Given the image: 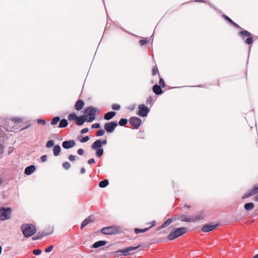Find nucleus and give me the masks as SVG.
Wrapping results in <instances>:
<instances>
[{"label": "nucleus", "instance_id": "nucleus-49", "mask_svg": "<svg viewBox=\"0 0 258 258\" xmlns=\"http://www.w3.org/2000/svg\"><path fill=\"white\" fill-rule=\"evenodd\" d=\"M53 249V245H50V246H48V247H47L45 249V251L46 252H49L51 251Z\"/></svg>", "mask_w": 258, "mask_h": 258}, {"label": "nucleus", "instance_id": "nucleus-14", "mask_svg": "<svg viewBox=\"0 0 258 258\" xmlns=\"http://www.w3.org/2000/svg\"><path fill=\"white\" fill-rule=\"evenodd\" d=\"M94 221L93 217L92 216H90L88 217L87 218L84 219L83 221L82 222L81 225V228L83 229L84 227L87 226L89 223H92Z\"/></svg>", "mask_w": 258, "mask_h": 258}, {"label": "nucleus", "instance_id": "nucleus-3", "mask_svg": "<svg viewBox=\"0 0 258 258\" xmlns=\"http://www.w3.org/2000/svg\"><path fill=\"white\" fill-rule=\"evenodd\" d=\"M187 231L186 227H180L176 228L173 231L171 232L168 236L167 238L169 240H173L178 237L183 235Z\"/></svg>", "mask_w": 258, "mask_h": 258}, {"label": "nucleus", "instance_id": "nucleus-11", "mask_svg": "<svg viewBox=\"0 0 258 258\" xmlns=\"http://www.w3.org/2000/svg\"><path fill=\"white\" fill-rule=\"evenodd\" d=\"M218 224L213 225L211 224H207L204 225L202 228V231L204 232H208L211 231L216 228L218 226Z\"/></svg>", "mask_w": 258, "mask_h": 258}, {"label": "nucleus", "instance_id": "nucleus-17", "mask_svg": "<svg viewBox=\"0 0 258 258\" xmlns=\"http://www.w3.org/2000/svg\"><path fill=\"white\" fill-rule=\"evenodd\" d=\"M35 170V167L34 165H31L28 167H27L25 169L24 173L25 174L27 175H31L32 173L34 172Z\"/></svg>", "mask_w": 258, "mask_h": 258}, {"label": "nucleus", "instance_id": "nucleus-43", "mask_svg": "<svg viewBox=\"0 0 258 258\" xmlns=\"http://www.w3.org/2000/svg\"><path fill=\"white\" fill-rule=\"evenodd\" d=\"M153 101V98L152 96H149L146 101V104L147 105L151 104Z\"/></svg>", "mask_w": 258, "mask_h": 258}, {"label": "nucleus", "instance_id": "nucleus-21", "mask_svg": "<svg viewBox=\"0 0 258 258\" xmlns=\"http://www.w3.org/2000/svg\"><path fill=\"white\" fill-rule=\"evenodd\" d=\"M48 235V233H46V232H43L42 233L40 232H38L36 235H35L34 236H33L32 237V240H38V239H41L43 237H44V236H46Z\"/></svg>", "mask_w": 258, "mask_h": 258}, {"label": "nucleus", "instance_id": "nucleus-27", "mask_svg": "<svg viewBox=\"0 0 258 258\" xmlns=\"http://www.w3.org/2000/svg\"><path fill=\"white\" fill-rule=\"evenodd\" d=\"M254 194H255V191H254V190L252 188L251 190H250L248 192L245 193L242 196V199H246V198H248V197H249L250 196H252L254 195Z\"/></svg>", "mask_w": 258, "mask_h": 258}, {"label": "nucleus", "instance_id": "nucleus-10", "mask_svg": "<svg viewBox=\"0 0 258 258\" xmlns=\"http://www.w3.org/2000/svg\"><path fill=\"white\" fill-rule=\"evenodd\" d=\"M139 246L140 245L137 246H130L125 249L118 250L116 252L120 255L127 256L130 254V251L137 249Z\"/></svg>", "mask_w": 258, "mask_h": 258}, {"label": "nucleus", "instance_id": "nucleus-34", "mask_svg": "<svg viewBox=\"0 0 258 258\" xmlns=\"http://www.w3.org/2000/svg\"><path fill=\"white\" fill-rule=\"evenodd\" d=\"M204 216L203 214L197 216L194 218H192V220H193V221L192 222H195L198 221L199 220H202L204 219Z\"/></svg>", "mask_w": 258, "mask_h": 258}, {"label": "nucleus", "instance_id": "nucleus-6", "mask_svg": "<svg viewBox=\"0 0 258 258\" xmlns=\"http://www.w3.org/2000/svg\"><path fill=\"white\" fill-rule=\"evenodd\" d=\"M238 35L241 37L242 39H244L245 37L246 36L248 38L245 40L244 42L247 44H250L253 42V38L251 36V34L247 30H243L240 31L238 33Z\"/></svg>", "mask_w": 258, "mask_h": 258}, {"label": "nucleus", "instance_id": "nucleus-40", "mask_svg": "<svg viewBox=\"0 0 258 258\" xmlns=\"http://www.w3.org/2000/svg\"><path fill=\"white\" fill-rule=\"evenodd\" d=\"M111 108L113 110H118L120 108V106L117 104H113L111 106Z\"/></svg>", "mask_w": 258, "mask_h": 258}, {"label": "nucleus", "instance_id": "nucleus-37", "mask_svg": "<svg viewBox=\"0 0 258 258\" xmlns=\"http://www.w3.org/2000/svg\"><path fill=\"white\" fill-rule=\"evenodd\" d=\"M71 167V164L69 162H64L62 163V167L66 170L69 169Z\"/></svg>", "mask_w": 258, "mask_h": 258}, {"label": "nucleus", "instance_id": "nucleus-30", "mask_svg": "<svg viewBox=\"0 0 258 258\" xmlns=\"http://www.w3.org/2000/svg\"><path fill=\"white\" fill-rule=\"evenodd\" d=\"M60 121V117L59 116H55L53 117L51 121L50 124L55 126L57 124L58 122Z\"/></svg>", "mask_w": 258, "mask_h": 258}, {"label": "nucleus", "instance_id": "nucleus-2", "mask_svg": "<svg viewBox=\"0 0 258 258\" xmlns=\"http://www.w3.org/2000/svg\"><path fill=\"white\" fill-rule=\"evenodd\" d=\"M97 111V109L93 106L88 107L85 109L84 116L87 119V122H92L95 119L96 112Z\"/></svg>", "mask_w": 258, "mask_h": 258}, {"label": "nucleus", "instance_id": "nucleus-54", "mask_svg": "<svg viewBox=\"0 0 258 258\" xmlns=\"http://www.w3.org/2000/svg\"><path fill=\"white\" fill-rule=\"evenodd\" d=\"M41 160L42 162H44L47 160V155H42L41 158Z\"/></svg>", "mask_w": 258, "mask_h": 258}, {"label": "nucleus", "instance_id": "nucleus-5", "mask_svg": "<svg viewBox=\"0 0 258 258\" xmlns=\"http://www.w3.org/2000/svg\"><path fill=\"white\" fill-rule=\"evenodd\" d=\"M12 210L11 208L3 207L0 209V220L4 221L11 218Z\"/></svg>", "mask_w": 258, "mask_h": 258}, {"label": "nucleus", "instance_id": "nucleus-59", "mask_svg": "<svg viewBox=\"0 0 258 258\" xmlns=\"http://www.w3.org/2000/svg\"><path fill=\"white\" fill-rule=\"evenodd\" d=\"M166 227L165 226V225H164V224L163 223L160 226H159L158 229H157V230H161V229H163L164 228Z\"/></svg>", "mask_w": 258, "mask_h": 258}, {"label": "nucleus", "instance_id": "nucleus-53", "mask_svg": "<svg viewBox=\"0 0 258 258\" xmlns=\"http://www.w3.org/2000/svg\"><path fill=\"white\" fill-rule=\"evenodd\" d=\"M84 150L83 149H81V148L78 149V151H77V153L79 155H83L84 154Z\"/></svg>", "mask_w": 258, "mask_h": 258}, {"label": "nucleus", "instance_id": "nucleus-62", "mask_svg": "<svg viewBox=\"0 0 258 258\" xmlns=\"http://www.w3.org/2000/svg\"><path fill=\"white\" fill-rule=\"evenodd\" d=\"M184 207L185 208H189L190 207V206H189V205H188L187 204H185L184 205Z\"/></svg>", "mask_w": 258, "mask_h": 258}, {"label": "nucleus", "instance_id": "nucleus-12", "mask_svg": "<svg viewBox=\"0 0 258 258\" xmlns=\"http://www.w3.org/2000/svg\"><path fill=\"white\" fill-rule=\"evenodd\" d=\"M107 144V140L104 139L102 141L100 140H97L95 141L91 146L92 149H97L99 147H102L103 145H105Z\"/></svg>", "mask_w": 258, "mask_h": 258}, {"label": "nucleus", "instance_id": "nucleus-56", "mask_svg": "<svg viewBox=\"0 0 258 258\" xmlns=\"http://www.w3.org/2000/svg\"><path fill=\"white\" fill-rule=\"evenodd\" d=\"M95 159L94 158H91V159H90L88 161H87V163L88 164H91L92 163H95Z\"/></svg>", "mask_w": 258, "mask_h": 258}, {"label": "nucleus", "instance_id": "nucleus-29", "mask_svg": "<svg viewBox=\"0 0 258 258\" xmlns=\"http://www.w3.org/2000/svg\"><path fill=\"white\" fill-rule=\"evenodd\" d=\"M254 205L253 203H248L244 205V208L247 211H250L253 209Z\"/></svg>", "mask_w": 258, "mask_h": 258}, {"label": "nucleus", "instance_id": "nucleus-38", "mask_svg": "<svg viewBox=\"0 0 258 258\" xmlns=\"http://www.w3.org/2000/svg\"><path fill=\"white\" fill-rule=\"evenodd\" d=\"M54 142L53 140L48 141L46 144V147L48 148L52 147L54 145Z\"/></svg>", "mask_w": 258, "mask_h": 258}, {"label": "nucleus", "instance_id": "nucleus-51", "mask_svg": "<svg viewBox=\"0 0 258 258\" xmlns=\"http://www.w3.org/2000/svg\"><path fill=\"white\" fill-rule=\"evenodd\" d=\"M147 43V40H146L145 39H142V40H140L139 41V44L141 46L145 45Z\"/></svg>", "mask_w": 258, "mask_h": 258}, {"label": "nucleus", "instance_id": "nucleus-19", "mask_svg": "<svg viewBox=\"0 0 258 258\" xmlns=\"http://www.w3.org/2000/svg\"><path fill=\"white\" fill-rule=\"evenodd\" d=\"M107 243V241L105 240H99L95 242L93 245L92 247L94 248H97L100 246L105 245Z\"/></svg>", "mask_w": 258, "mask_h": 258}, {"label": "nucleus", "instance_id": "nucleus-35", "mask_svg": "<svg viewBox=\"0 0 258 258\" xmlns=\"http://www.w3.org/2000/svg\"><path fill=\"white\" fill-rule=\"evenodd\" d=\"M0 135H1V137H0V154L2 155L3 153H4V142L2 141V132H1V134H0Z\"/></svg>", "mask_w": 258, "mask_h": 258}, {"label": "nucleus", "instance_id": "nucleus-13", "mask_svg": "<svg viewBox=\"0 0 258 258\" xmlns=\"http://www.w3.org/2000/svg\"><path fill=\"white\" fill-rule=\"evenodd\" d=\"M75 144L74 140L64 141L62 143V146L64 149H69L74 147Z\"/></svg>", "mask_w": 258, "mask_h": 258}, {"label": "nucleus", "instance_id": "nucleus-22", "mask_svg": "<svg viewBox=\"0 0 258 258\" xmlns=\"http://www.w3.org/2000/svg\"><path fill=\"white\" fill-rule=\"evenodd\" d=\"M116 115V113L114 111H110L105 113L104 115V118L105 120H109L112 118Z\"/></svg>", "mask_w": 258, "mask_h": 258}, {"label": "nucleus", "instance_id": "nucleus-60", "mask_svg": "<svg viewBox=\"0 0 258 258\" xmlns=\"http://www.w3.org/2000/svg\"><path fill=\"white\" fill-rule=\"evenodd\" d=\"M13 148H11L10 149H9V150L8 151V154H10L12 153V152H13Z\"/></svg>", "mask_w": 258, "mask_h": 258}, {"label": "nucleus", "instance_id": "nucleus-33", "mask_svg": "<svg viewBox=\"0 0 258 258\" xmlns=\"http://www.w3.org/2000/svg\"><path fill=\"white\" fill-rule=\"evenodd\" d=\"M77 115L75 113H72L70 114L68 116V119L71 121V120H75L77 119Z\"/></svg>", "mask_w": 258, "mask_h": 258}, {"label": "nucleus", "instance_id": "nucleus-57", "mask_svg": "<svg viewBox=\"0 0 258 258\" xmlns=\"http://www.w3.org/2000/svg\"><path fill=\"white\" fill-rule=\"evenodd\" d=\"M253 190L255 191V194L258 193V184L255 185L253 188Z\"/></svg>", "mask_w": 258, "mask_h": 258}, {"label": "nucleus", "instance_id": "nucleus-42", "mask_svg": "<svg viewBox=\"0 0 258 258\" xmlns=\"http://www.w3.org/2000/svg\"><path fill=\"white\" fill-rule=\"evenodd\" d=\"M152 75H153V76L156 75L157 74H159L158 70L156 66L154 67L153 68L152 71Z\"/></svg>", "mask_w": 258, "mask_h": 258}, {"label": "nucleus", "instance_id": "nucleus-58", "mask_svg": "<svg viewBox=\"0 0 258 258\" xmlns=\"http://www.w3.org/2000/svg\"><path fill=\"white\" fill-rule=\"evenodd\" d=\"M85 172H86V170H85V168L84 167L81 168V170H80V173L84 174L85 173Z\"/></svg>", "mask_w": 258, "mask_h": 258}, {"label": "nucleus", "instance_id": "nucleus-20", "mask_svg": "<svg viewBox=\"0 0 258 258\" xmlns=\"http://www.w3.org/2000/svg\"><path fill=\"white\" fill-rule=\"evenodd\" d=\"M223 17L225 19V20H226V21H227L228 22H229L231 25H232V26H233L234 27H236V28H238V29H242L237 24H236V23H235L234 22H233L229 17H228L226 15H223Z\"/></svg>", "mask_w": 258, "mask_h": 258}, {"label": "nucleus", "instance_id": "nucleus-46", "mask_svg": "<svg viewBox=\"0 0 258 258\" xmlns=\"http://www.w3.org/2000/svg\"><path fill=\"white\" fill-rule=\"evenodd\" d=\"M159 83V86L162 87H164L165 86L164 81L163 79H162L161 78H160Z\"/></svg>", "mask_w": 258, "mask_h": 258}, {"label": "nucleus", "instance_id": "nucleus-55", "mask_svg": "<svg viewBox=\"0 0 258 258\" xmlns=\"http://www.w3.org/2000/svg\"><path fill=\"white\" fill-rule=\"evenodd\" d=\"M89 131V129L87 127L84 128L81 131V133L82 134H85Z\"/></svg>", "mask_w": 258, "mask_h": 258}, {"label": "nucleus", "instance_id": "nucleus-16", "mask_svg": "<svg viewBox=\"0 0 258 258\" xmlns=\"http://www.w3.org/2000/svg\"><path fill=\"white\" fill-rule=\"evenodd\" d=\"M153 91L157 95H161L163 93L161 86L157 84H155L153 86Z\"/></svg>", "mask_w": 258, "mask_h": 258}, {"label": "nucleus", "instance_id": "nucleus-28", "mask_svg": "<svg viewBox=\"0 0 258 258\" xmlns=\"http://www.w3.org/2000/svg\"><path fill=\"white\" fill-rule=\"evenodd\" d=\"M180 219L182 222H192L193 221L192 218H188L184 215H181Z\"/></svg>", "mask_w": 258, "mask_h": 258}, {"label": "nucleus", "instance_id": "nucleus-1", "mask_svg": "<svg viewBox=\"0 0 258 258\" xmlns=\"http://www.w3.org/2000/svg\"><path fill=\"white\" fill-rule=\"evenodd\" d=\"M21 229L25 237H29L36 232L35 226L32 224H24L21 226Z\"/></svg>", "mask_w": 258, "mask_h": 258}, {"label": "nucleus", "instance_id": "nucleus-9", "mask_svg": "<svg viewBox=\"0 0 258 258\" xmlns=\"http://www.w3.org/2000/svg\"><path fill=\"white\" fill-rule=\"evenodd\" d=\"M139 111L138 115L141 117L147 116L150 111V109L144 104L139 105L138 106Z\"/></svg>", "mask_w": 258, "mask_h": 258}, {"label": "nucleus", "instance_id": "nucleus-61", "mask_svg": "<svg viewBox=\"0 0 258 258\" xmlns=\"http://www.w3.org/2000/svg\"><path fill=\"white\" fill-rule=\"evenodd\" d=\"M152 225L150 227V228L154 226L155 225L156 222L155 221H153L151 222Z\"/></svg>", "mask_w": 258, "mask_h": 258}, {"label": "nucleus", "instance_id": "nucleus-31", "mask_svg": "<svg viewBox=\"0 0 258 258\" xmlns=\"http://www.w3.org/2000/svg\"><path fill=\"white\" fill-rule=\"evenodd\" d=\"M109 184V181L107 179H104L101 181L99 183V187L104 188L106 187Z\"/></svg>", "mask_w": 258, "mask_h": 258}, {"label": "nucleus", "instance_id": "nucleus-23", "mask_svg": "<svg viewBox=\"0 0 258 258\" xmlns=\"http://www.w3.org/2000/svg\"><path fill=\"white\" fill-rule=\"evenodd\" d=\"M59 122V123L57 126L58 128H63L67 126L68 125V121L65 118L62 119L61 120L60 119Z\"/></svg>", "mask_w": 258, "mask_h": 258}, {"label": "nucleus", "instance_id": "nucleus-15", "mask_svg": "<svg viewBox=\"0 0 258 258\" xmlns=\"http://www.w3.org/2000/svg\"><path fill=\"white\" fill-rule=\"evenodd\" d=\"M84 105H85V104H84V102L83 100H78L77 101V102L75 103V108L77 111H80L83 108Z\"/></svg>", "mask_w": 258, "mask_h": 258}, {"label": "nucleus", "instance_id": "nucleus-18", "mask_svg": "<svg viewBox=\"0 0 258 258\" xmlns=\"http://www.w3.org/2000/svg\"><path fill=\"white\" fill-rule=\"evenodd\" d=\"M86 121L87 119L85 117L84 115L77 116V119L76 120V123L78 125H82L84 124V123Z\"/></svg>", "mask_w": 258, "mask_h": 258}, {"label": "nucleus", "instance_id": "nucleus-39", "mask_svg": "<svg viewBox=\"0 0 258 258\" xmlns=\"http://www.w3.org/2000/svg\"><path fill=\"white\" fill-rule=\"evenodd\" d=\"M105 134V131L103 129H100L96 132V136L97 137H100L103 136Z\"/></svg>", "mask_w": 258, "mask_h": 258}, {"label": "nucleus", "instance_id": "nucleus-63", "mask_svg": "<svg viewBox=\"0 0 258 258\" xmlns=\"http://www.w3.org/2000/svg\"><path fill=\"white\" fill-rule=\"evenodd\" d=\"M255 200L258 202V195L255 197Z\"/></svg>", "mask_w": 258, "mask_h": 258}, {"label": "nucleus", "instance_id": "nucleus-44", "mask_svg": "<svg viewBox=\"0 0 258 258\" xmlns=\"http://www.w3.org/2000/svg\"><path fill=\"white\" fill-rule=\"evenodd\" d=\"M172 219L170 218V219H168L167 220H166L165 222H164L163 223V224L165 225V226L166 227L168 225H169L172 223Z\"/></svg>", "mask_w": 258, "mask_h": 258}, {"label": "nucleus", "instance_id": "nucleus-36", "mask_svg": "<svg viewBox=\"0 0 258 258\" xmlns=\"http://www.w3.org/2000/svg\"><path fill=\"white\" fill-rule=\"evenodd\" d=\"M127 121L128 120L126 118H121L118 122V124L120 126H124L127 123Z\"/></svg>", "mask_w": 258, "mask_h": 258}, {"label": "nucleus", "instance_id": "nucleus-32", "mask_svg": "<svg viewBox=\"0 0 258 258\" xmlns=\"http://www.w3.org/2000/svg\"><path fill=\"white\" fill-rule=\"evenodd\" d=\"M150 228V227H148V228H146L144 229H139V228H136L134 230H135V233L138 234L139 233L145 232L147 231L148 230H149V229Z\"/></svg>", "mask_w": 258, "mask_h": 258}, {"label": "nucleus", "instance_id": "nucleus-26", "mask_svg": "<svg viewBox=\"0 0 258 258\" xmlns=\"http://www.w3.org/2000/svg\"><path fill=\"white\" fill-rule=\"evenodd\" d=\"M92 149L96 150V155L97 157H101L102 156L104 151L102 147Z\"/></svg>", "mask_w": 258, "mask_h": 258}, {"label": "nucleus", "instance_id": "nucleus-48", "mask_svg": "<svg viewBox=\"0 0 258 258\" xmlns=\"http://www.w3.org/2000/svg\"><path fill=\"white\" fill-rule=\"evenodd\" d=\"M37 123L38 124H41L43 125H44L46 124V121L44 119H39L37 120Z\"/></svg>", "mask_w": 258, "mask_h": 258}, {"label": "nucleus", "instance_id": "nucleus-50", "mask_svg": "<svg viewBox=\"0 0 258 258\" xmlns=\"http://www.w3.org/2000/svg\"><path fill=\"white\" fill-rule=\"evenodd\" d=\"M11 120L14 122H20L21 121V119L19 117H15L13 118Z\"/></svg>", "mask_w": 258, "mask_h": 258}, {"label": "nucleus", "instance_id": "nucleus-64", "mask_svg": "<svg viewBox=\"0 0 258 258\" xmlns=\"http://www.w3.org/2000/svg\"><path fill=\"white\" fill-rule=\"evenodd\" d=\"M252 258H258V253L253 256Z\"/></svg>", "mask_w": 258, "mask_h": 258}, {"label": "nucleus", "instance_id": "nucleus-4", "mask_svg": "<svg viewBox=\"0 0 258 258\" xmlns=\"http://www.w3.org/2000/svg\"><path fill=\"white\" fill-rule=\"evenodd\" d=\"M120 228L117 226H111L102 228L100 232L105 235H112L121 232Z\"/></svg>", "mask_w": 258, "mask_h": 258}, {"label": "nucleus", "instance_id": "nucleus-45", "mask_svg": "<svg viewBox=\"0 0 258 258\" xmlns=\"http://www.w3.org/2000/svg\"><path fill=\"white\" fill-rule=\"evenodd\" d=\"M77 157L75 155H70L69 156L68 158L70 161L73 162V161H74L76 159Z\"/></svg>", "mask_w": 258, "mask_h": 258}, {"label": "nucleus", "instance_id": "nucleus-7", "mask_svg": "<svg viewBox=\"0 0 258 258\" xmlns=\"http://www.w3.org/2000/svg\"><path fill=\"white\" fill-rule=\"evenodd\" d=\"M129 123L135 128L138 129L142 124V120L138 117L133 116L129 119Z\"/></svg>", "mask_w": 258, "mask_h": 258}, {"label": "nucleus", "instance_id": "nucleus-8", "mask_svg": "<svg viewBox=\"0 0 258 258\" xmlns=\"http://www.w3.org/2000/svg\"><path fill=\"white\" fill-rule=\"evenodd\" d=\"M117 121L108 122L104 124V129L107 133H112L117 126Z\"/></svg>", "mask_w": 258, "mask_h": 258}, {"label": "nucleus", "instance_id": "nucleus-24", "mask_svg": "<svg viewBox=\"0 0 258 258\" xmlns=\"http://www.w3.org/2000/svg\"><path fill=\"white\" fill-rule=\"evenodd\" d=\"M0 121H2L1 123H3L2 126L4 129H5L8 132L12 131V128L10 127L7 124L8 121L7 120H2V119H0Z\"/></svg>", "mask_w": 258, "mask_h": 258}, {"label": "nucleus", "instance_id": "nucleus-41", "mask_svg": "<svg viewBox=\"0 0 258 258\" xmlns=\"http://www.w3.org/2000/svg\"><path fill=\"white\" fill-rule=\"evenodd\" d=\"M42 251L39 249H35L33 250V254L35 255H39L41 253Z\"/></svg>", "mask_w": 258, "mask_h": 258}, {"label": "nucleus", "instance_id": "nucleus-47", "mask_svg": "<svg viewBox=\"0 0 258 258\" xmlns=\"http://www.w3.org/2000/svg\"><path fill=\"white\" fill-rule=\"evenodd\" d=\"M89 140V136H87L83 138L82 139L80 140V142L81 143H85L87 142Z\"/></svg>", "mask_w": 258, "mask_h": 258}, {"label": "nucleus", "instance_id": "nucleus-25", "mask_svg": "<svg viewBox=\"0 0 258 258\" xmlns=\"http://www.w3.org/2000/svg\"><path fill=\"white\" fill-rule=\"evenodd\" d=\"M60 151H61V148H60V147L59 145H56L54 146L53 149V155L55 156H57L58 155H59Z\"/></svg>", "mask_w": 258, "mask_h": 258}, {"label": "nucleus", "instance_id": "nucleus-52", "mask_svg": "<svg viewBox=\"0 0 258 258\" xmlns=\"http://www.w3.org/2000/svg\"><path fill=\"white\" fill-rule=\"evenodd\" d=\"M100 126V125L99 123H95L92 125V128H98Z\"/></svg>", "mask_w": 258, "mask_h": 258}]
</instances>
